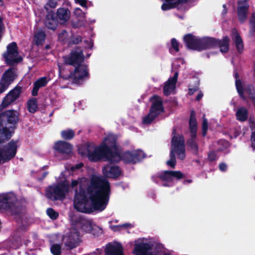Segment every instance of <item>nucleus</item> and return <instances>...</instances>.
<instances>
[{"label":"nucleus","instance_id":"f257e3e1","mask_svg":"<svg viewBox=\"0 0 255 255\" xmlns=\"http://www.w3.org/2000/svg\"><path fill=\"white\" fill-rule=\"evenodd\" d=\"M79 185V189L75 190L74 206L77 211L91 214L95 211L102 212L107 207L111 194L109 181L98 176H93L90 184L86 186L80 179L73 180L71 187Z\"/></svg>","mask_w":255,"mask_h":255},{"label":"nucleus","instance_id":"f03ea898","mask_svg":"<svg viewBox=\"0 0 255 255\" xmlns=\"http://www.w3.org/2000/svg\"><path fill=\"white\" fill-rule=\"evenodd\" d=\"M91 158L92 162H97L104 158L111 162L119 160L116 138L112 135L106 137L102 142L96 147L91 155Z\"/></svg>","mask_w":255,"mask_h":255},{"label":"nucleus","instance_id":"7ed1b4c3","mask_svg":"<svg viewBox=\"0 0 255 255\" xmlns=\"http://www.w3.org/2000/svg\"><path fill=\"white\" fill-rule=\"evenodd\" d=\"M18 120V113L15 110H6L0 114V144L10 139L11 132L9 128H15Z\"/></svg>","mask_w":255,"mask_h":255},{"label":"nucleus","instance_id":"20e7f679","mask_svg":"<svg viewBox=\"0 0 255 255\" xmlns=\"http://www.w3.org/2000/svg\"><path fill=\"white\" fill-rule=\"evenodd\" d=\"M0 209L9 211L11 215H21L25 207L17 201L14 195L6 193L0 195Z\"/></svg>","mask_w":255,"mask_h":255},{"label":"nucleus","instance_id":"39448f33","mask_svg":"<svg viewBox=\"0 0 255 255\" xmlns=\"http://www.w3.org/2000/svg\"><path fill=\"white\" fill-rule=\"evenodd\" d=\"M70 184L68 181L59 182L56 184L49 186L46 189L45 195L51 201H62L69 191Z\"/></svg>","mask_w":255,"mask_h":255},{"label":"nucleus","instance_id":"423d86ee","mask_svg":"<svg viewBox=\"0 0 255 255\" xmlns=\"http://www.w3.org/2000/svg\"><path fill=\"white\" fill-rule=\"evenodd\" d=\"M152 101L149 113L143 119V123L146 125L150 124L161 113L164 112L163 101L160 97L153 95L151 99Z\"/></svg>","mask_w":255,"mask_h":255},{"label":"nucleus","instance_id":"0eeeda50","mask_svg":"<svg viewBox=\"0 0 255 255\" xmlns=\"http://www.w3.org/2000/svg\"><path fill=\"white\" fill-rule=\"evenodd\" d=\"M18 140H11L0 147V163H5L13 158L17 152Z\"/></svg>","mask_w":255,"mask_h":255},{"label":"nucleus","instance_id":"6e6552de","mask_svg":"<svg viewBox=\"0 0 255 255\" xmlns=\"http://www.w3.org/2000/svg\"><path fill=\"white\" fill-rule=\"evenodd\" d=\"M118 154L120 159L114 162L117 163L122 160L126 163L135 164L144 157V153L140 150L126 151L121 154L118 150Z\"/></svg>","mask_w":255,"mask_h":255},{"label":"nucleus","instance_id":"1a4fd4ad","mask_svg":"<svg viewBox=\"0 0 255 255\" xmlns=\"http://www.w3.org/2000/svg\"><path fill=\"white\" fill-rule=\"evenodd\" d=\"M89 73L88 66L83 63L75 67L74 70L71 72L65 79H72L73 83L79 84L81 81L88 79Z\"/></svg>","mask_w":255,"mask_h":255},{"label":"nucleus","instance_id":"9d476101","mask_svg":"<svg viewBox=\"0 0 255 255\" xmlns=\"http://www.w3.org/2000/svg\"><path fill=\"white\" fill-rule=\"evenodd\" d=\"M79 49H72L68 54L63 56L64 63L74 67L83 63L85 57L82 50H77Z\"/></svg>","mask_w":255,"mask_h":255},{"label":"nucleus","instance_id":"9b49d317","mask_svg":"<svg viewBox=\"0 0 255 255\" xmlns=\"http://www.w3.org/2000/svg\"><path fill=\"white\" fill-rule=\"evenodd\" d=\"M240 98L247 103L250 100L255 107V89L252 84L244 86L240 80Z\"/></svg>","mask_w":255,"mask_h":255},{"label":"nucleus","instance_id":"f8f14e48","mask_svg":"<svg viewBox=\"0 0 255 255\" xmlns=\"http://www.w3.org/2000/svg\"><path fill=\"white\" fill-rule=\"evenodd\" d=\"M73 226L78 231L80 230L85 233H90L93 229L92 220L83 217H79L75 219Z\"/></svg>","mask_w":255,"mask_h":255},{"label":"nucleus","instance_id":"ddd939ff","mask_svg":"<svg viewBox=\"0 0 255 255\" xmlns=\"http://www.w3.org/2000/svg\"><path fill=\"white\" fill-rule=\"evenodd\" d=\"M22 93V87L15 86L3 98L0 105V109L5 108L19 98Z\"/></svg>","mask_w":255,"mask_h":255},{"label":"nucleus","instance_id":"4468645a","mask_svg":"<svg viewBox=\"0 0 255 255\" xmlns=\"http://www.w3.org/2000/svg\"><path fill=\"white\" fill-rule=\"evenodd\" d=\"M79 240L80 233L73 226L65 237V245L68 249H72L78 246Z\"/></svg>","mask_w":255,"mask_h":255},{"label":"nucleus","instance_id":"2eb2a0df","mask_svg":"<svg viewBox=\"0 0 255 255\" xmlns=\"http://www.w3.org/2000/svg\"><path fill=\"white\" fill-rule=\"evenodd\" d=\"M18 49H7L3 54L5 63L9 66L13 65L22 61V58L18 55Z\"/></svg>","mask_w":255,"mask_h":255},{"label":"nucleus","instance_id":"dca6fc26","mask_svg":"<svg viewBox=\"0 0 255 255\" xmlns=\"http://www.w3.org/2000/svg\"><path fill=\"white\" fill-rule=\"evenodd\" d=\"M102 173L104 177L117 179L122 173L120 167L118 165L107 164L102 167Z\"/></svg>","mask_w":255,"mask_h":255},{"label":"nucleus","instance_id":"f3484780","mask_svg":"<svg viewBox=\"0 0 255 255\" xmlns=\"http://www.w3.org/2000/svg\"><path fill=\"white\" fill-rule=\"evenodd\" d=\"M176 153L179 159L181 160L184 159L186 156L185 148H183V149L181 151L178 148L171 147L170 159L166 162V164L172 168H174L176 164Z\"/></svg>","mask_w":255,"mask_h":255},{"label":"nucleus","instance_id":"a211bd4d","mask_svg":"<svg viewBox=\"0 0 255 255\" xmlns=\"http://www.w3.org/2000/svg\"><path fill=\"white\" fill-rule=\"evenodd\" d=\"M185 177L180 171L165 170L160 174L158 177L163 181L171 182L174 178L180 180Z\"/></svg>","mask_w":255,"mask_h":255},{"label":"nucleus","instance_id":"6ab92c4d","mask_svg":"<svg viewBox=\"0 0 255 255\" xmlns=\"http://www.w3.org/2000/svg\"><path fill=\"white\" fill-rule=\"evenodd\" d=\"M172 136L171 147L178 148L181 151L183 148H185V139L183 135L177 133L176 128H174L172 131Z\"/></svg>","mask_w":255,"mask_h":255},{"label":"nucleus","instance_id":"aec40b11","mask_svg":"<svg viewBox=\"0 0 255 255\" xmlns=\"http://www.w3.org/2000/svg\"><path fill=\"white\" fill-rule=\"evenodd\" d=\"M105 255H125L124 248L121 244L116 242L114 244L109 243L105 250Z\"/></svg>","mask_w":255,"mask_h":255},{"label":"nucleus","instance_id":"412c9836","mask_svg":"<svg viewBox=\"0 0 255 255\" xmlns=\"http://www.w3.org/2000/svg\"><path fill=\"white\" fill-rule=\"evenodd\" d=\"M73 146L70 143L63 140H59L54 144V149L58 153L70 155L72 150Z\"/></svg>","mask_w":255,"mask_h":255},{"label":"nucleus","instance_id":"4be33fe9","mask_svg":"<svg viewBox=\"0 0 255 255\" xmlns=\"http://www.w3.org/2000/svg\"><path fill=\"white\" fill-rule=\"evenodd\" d=\"M152 250V245L147 243L135 244L133 253L135 255H149Z\"/></svg>","mask_w":255,"mask_h":255},{"label":"nucleus","instance_id":"5701e85b","mask_svg":"<svg viewBox=\"0 0 255 255\" xmlns=\"http://www.w3.org/2000/svg\"><path fill=\"white\" fill-rule=\"evenodd\" d=\"M178 76V72H175L172 77L169 78L165 82L163 86V93L165 96H169L172 91L175 88Z\"/></svg>","mask_w":255,"mask_h":255},{"label":"nucleus","instance_id":"b1692460","mask_svg":"<svg viewBox=\"0 0 255 255\" xmlns=\"http://www.w3.org/2000/svg\"><path fill=\"white\" fill-rule=\"evenodd\" d=\"M71 13L68 8H59L56 12L57 20L61 24L66 23L70 18Z\"/></svg>","mask_w":255,"mask_h":255},{"label":"nucleus","instance_id":"393cba45","mask_svg":"<svg viewBox=\"0 0 255 255\" xmlns=\"http://www.w3.org/2000/svg\"><path fill=\"white\" fill-rule=\"evenodd\" d=\"M48 82L46 77H42L33 83V87L31 91L32 96L35 97L38 95V92L40 88L46 86Z\"/></svg>","mask_w":255,"mask_h":255},{"label":"nucleus","instance_id":"a878e982","mask_svg":"<svg viewBox=\"0 0 255 255\" xmlns=\"http://www.w3.org/2000/svg\"><path fill=\"white\" fill-rule=\"evenodd\" d=\"M15 78L14 72L12 68H10L4 72L1 80L10 85L14 81Z\"/></svg>","mask_w":255,"mask_h":255},{"label":"nucleus","instance_id":"bb28decb","mask_svg":"<svg viewBox=\"0 0 255 255\" xmlns=\"http://www.w3.org/2000/svg\"><path fill=\"white\" fill-rule=\"evenodd\" d=\"M249 7V4L246 0H245L243 2H240V22H243L247 20Z\"/></svg>","mask_w":255,"mask_h":255},{"label":"nucleus","instance_id":"cd10ccee","mask_svg":"<svg viewBox=\"0 0 255 255\" xmlns=\"http://www.w3.org/2000/svg\"><path fill=\"white\" fill-rule=\"evenodd\" d=\"M46 37L45 33L42 31H38L34 35L33 42L36 46H40L44 42Z\"/></svg>","mask_w":255,"mask_h":255},{"label":"nucleus","instance_id":"c85d7f7f","mask_svg":"<svg viewBox=\"0 0 255 255\" xmlns=\"http://www.w3.org/2000/svg\"><path fill=\"white\" fill-rule=\"evenodd\" d=\"M27 109L28 111L32 114L35 113L38 110V103L37 99L32 98L27 102Z\"/></svg>","mask_w":255,"mask_h":255},{"label":"nucleus","instance_id":"c756f323","mask_svg":"<svg viewBox=\"0 0 255 255\" xmlns=\"http://www.w3.org/2000/svg\"><path fill=\"white\" fill-rule=\"evenodd\" d=\"M96 147L94 144L91 143H86L83 146L84 151L81 153L82 154H87L88 159L91 161V155L95 151Z\"/></svg>","mask_w":255,"mask_h":255},{"label":"nucleus","instance_id":"7c9ffc66","mask_svg":"<svg viewBox=\"0 0 255 255\" xmlns=\"http://www.w3.org/2000/svg\"><path fill=\"white\" fill-rule=\"evenodd\" d=\"M184 40L188 46H194L200 43V39H198L191 34H188L184 36Z\"/></svg>","mask_w":255,"mask_h":255},{"label":"nucleus","instance_id":"2f4dec72","mask_svg":"<svg viewBox=\"0 0 255 255\" xmlns=\"http://www.w3.org/2000/svg\"><path fill=\"white\" fill-rule=\"evenodd\" d=\"M57 25V21L53 18V16L52 15H48L45 20L46 26L49 29L55 30Z\"/></svg>","mask_w":255,"mask_h":255},{"label":"nucleus","instance_id":"473e14b6","mask_svg":"<svg viewBox=\"0 0 255 255\" xmlns=\"http://www.w3.org/2000/svg\"><path fill=\"white\" fill-rule=\"evenodd\" d=\"M166 3L162 4L161 8L166 10L172 8L179 3L182 0H165Z\"/></svg>","mask_w":255,"mask_h":255},{"label":"nucleus","instance_id":"72a5a7b5","mask_svg":"<svg viewBox=\"0 0 255 255\" xmlns=\"http://www.w3.org/2000/svg\"><path fill=\"white\" fill-rule=\"evenodd\" d=\"M61 136L65 140H71L75 136V131L72 129H67L61 131Z\"/></svg>","mask_w":255,"mask_h":255},{"label":"nucleus","instance_id":"f704fd0d","mask_svg":"<svg viewBox=\"0 0 255 255\" xmlns=\"http://www.w3.org/2000/svg\"><path fill=\"white\" fill-rule=\"evenodd\" d=\"M186 144L188 146L195 155L198 153L199 146L196 140L191 139H188L186 141Z\"/></svg>","mask_w":255,"mask_h":255},{"label":"nucleus","instance_id":"c9c22d12","mask_svg":"<svg viewBox=\"0 0 255 255\" xmlns=\"http://www.w3.org/2000/svg\"><path fill=\"white\" fill-rule=\"evenodd\" d=\"M189 124L190 130L197 129V123L194 111L191 112Z\"/></svg>","mask_w":255,"mask_h":255},{"label":"nucleus","instance_id":"e433bc0d","mask_svg":"<svg viewBox=\"0 0 255 255\" xmlns=\"http://www.w3.org/2000/svg\"><path fill=\"white\" fill-rule=\"evenodd\" d=\"M217 39L212 37H206L200 39V43H203L208 46H215Z\"/></svg>","mask_w":255,"mask_h":255},{"label":"nucleus","instance_id":"4c0bfd02","mask_svg":"<svg viewBox=\"0 0 255 255\" xmlns=\"http://www.w3.org/2000/svg\"><path fill=\"white\" fill-rule=\"evenodd\" d=\"M46 214L53 220L57 219L59 217V213L51 208L47 209Z\"/></svg>","mask_w":255,"mask_h":255},{"label":"nucleus","instance_id":"58836bf2","mask_svg":"<svg viewBox=\"0 0 255 255\" xmlns=\"http://www.w3.org/2000/svg\"><path fill=\"white\" fill-rule=\"evenodd\" d=\"M50 251L53 255H61V248L59 244H53L50 248Z\"/></svg>","mask_w":255,"mask_h":255},{"label":"nucleus","instance_id":"ea45409f","mask_svg":"<svg viewBox=\"0 0 255 255\" xmlns=\"http://www.w3.org/2000/svg\"><path fill=\"white\" fill-rule=\"evenodd\" d=\"M216 47H228L229 45V39L226 37L223 39L219 40L217 39L216 44H215Z\"/></svg>","mask_w":255,"mask_h":255},{"label":"nucleus","instance_id":"a19ab883","mask_svg":"<svg viewBox=\"0 0 255 255\" xmlns=\"http://www.w3.org/2000/svg\"><path fill=\"white\" fill-rule=\"evenodd\" d=\"M248 115L247 109L244 107H240V121H246L248 119Z\"/></svg>","mask_w":255,"mask_h":255},{"label":"nucleus","instance_id":"79ce46f5","mask_svg":"<svg viewBox=\"0 0 255 255\" xmlns=\"http://www.w3.org/2000/svg\"><path fill=\"white\" fill-rule=\"evenodd\" d=\"M234 76L236 79L235 85L237 92L239 94V74L237 69H235L234 71Z\"/></svg>","mask_w":255,"mask_h":255},{"label":"nucleus","instance_id":"37998d69","mask_svg":"<svg viewBox=\"0 0 255 255\" xmlns=\"http://www.w3.org/2000/svg\"><path fill=\"white\" fill-rule=\"evenodd\" d=\"M9 84L4 82L0 79V94L3 93L8 87Z\"/></svg>","mask_w":255,"mask_h":255},{"label":"nucleus","instance_id":"c03bdc74","mask_svg":"<svg viewBox=\"0 0 255 255\" xmlns=\"http://www.w3.org/2000/svg\"><path fill=\"white\" fill-rule=\"evenodd\" d=\"M68 37V34L66 31L63 30L58 35V39L61 41L66 40Z\"/></svg>","mask_w":255,"mask_h":255},{"label":"nucleus","instance_id":"a18cd8bd","mask_svg":"<svg viewBox=\"0 0 255 255\" xmlns=\"http://www.w3.org/2000/svg\"><path fill=\"white\" fill-rule=\"evenodd\" d=\"M217 158V154L214 151H211L208 153V158L210 161L213 162L215 161Z\"/></svg>","mask_w":255,"mask_h":255},{"label":"nucleus","instance_id":"49530a36","mask_svg":"<svg viewBox=\"0 0 255 255\" xmlns=\"http://www.w3.org/2000/svg\"><path fill=\"white\" fill-rule=\"evenodd\" d=\"M218 143L224 146L223 148H219L217 150L218 151L224 150V149H226L229 146V142L227 140H220L218 142Z\"/></svg>","mask_w":255,"mask_h":255},{"label":"nucleus","instance_id":"de8ad7c7","mask_svg":"<svg viewBox=\"0 0 255 255\" xmlns=\"http://www.w3.org/2000/svg\"><path fill=\"white\" fill-rule=\"evenodd\" d=\"M250 21L252 28L255 30V12L253 13Z\"/></svg>","mask_w":255,"mask_h":255},{"label":"nucleus","instance_id":"09e8293b","mask_svg":"<svg viewBox=\"0 0 255 255\" xmlns=\"http://www.w3.org/2000/svg\"><path fill=\"white\" fill-rule=\"evenodd\" d=\"M48 5L51 8H55L57 5V0H49Z\"/></svg>","mask_w":255,"mask_h":255},{"label":"nucleus","instance_id":"8fccbe9b","mask_svg":"<svg viewBox=\"0 0 255 255\" xmlns=\"http://www.w3.org/2000/svg\"><path fill=\"white\" fill-rule=\"evenodd\" d=\"M197 129H191L190 130L191 135L189 139H193V140H196V136H197Z\"/></svg>","mask_w":255,"mask_h":255},{"label":"nucleus","instance_id":"3c124183","mask_svg":"<svg viewBox=\"0 0 255 255\" xmlns=\"http://www.w3.org/2000/svg\"><path fill=\"white\" fill-rule=\"evenodd\" d=\"M219 169L222 172H225L227 169V166L224 162L221 163L219 165Z\"/></svg>","mask_w":255,"mask_h":255},{"label":"nucleus","instance_id":"603ef678","mask_svg":"<svg viewBox=\"0 0 255 255\" xmlns=\"http://www.w3.org/2000/svg\"><path fill=\"white\" fill-rule=\"evenodd\" d=\"M251 146L255 150V135L252 132L251 136Z\"/></svg>","mask_w":255,"mask_h":255},{"label":"nucleus","instance_id":"864d4df0","mask_svg":"<svg viewBox=\"0 0 255 255\" xmlns=\"http://www.w3.org/2000/svg\"><path fill=\"white\" fill-rule=\"evenodd\" d=\"M198 89V86H195L193 88H189L188 89V94L189 95H192L195 92L197 91Z\"/></svg>","mask_w":255,"mask_h":255},{"label":"nucleus","instance_id":"5fc2aeb1","mask_svg":"<svg viewBox=\"0 0 255 255\" xmlns=\"http://www.w3.org/2000/svg\"><path fill=\"white\" fill-rule=\"evenodd\" d=\"M76 3H79L83 7L87 6V1L86 0H75Z\"/></svg>","mask_w":255,"mask_h":255},{"label":"nucleus","instance_id":"6e6d98bb","mask_svg":"<svg viewBox=\"0 0 255 255\" xmlns=\"http://www.w3.org/2000/svg\"><path fill=\"white\" fill-rule=\"evenodd\" d=\"M101 253H102V249L97 248L96 250V251H94V252H93L88 255H99L101 254Z\"/></svg>","mask_w":255,"mask_h":255},{"label":"nucleus","instance_id":"4d7b16f0","mask_svg":"<svg viewBox=\"0 0 255 255\" xmlns=\"http://www.w3.org/2000/svg\"><path fill=\"white\" fill-rule=\"evenodd\" d=\"M202 129H208V122L206 119H204L203 121Z\"/></svg>","mask_w":255,"mask_h":255},{"label":"nucleus","instance_id":"13d9d810","mask_svg":"<svg viewBox=\"0 0 255 255\" xmlns=\"http://www.w3.org/2000/svg\"><path fill=\"white\" fill-rule=\"evenodd\" d=\"M171 43L173 48H177L178 47V43L175 39L171 40Z\"/></svg>","mask_w":255,"mask_h":255},{"label":"nucleus","instance_id":"bf43d9fd","mask_svg":"<svg viewBox=\"0 0 255 255\" xmlns=\"http://www.w3.org/2000/svg\"><path fill=\"white\" fill-rule=\"evenodd\" d=\"M169 52L173 55H176L179 52L180 49H169Z\"/></svg>","mask_w":255,"mask_h":255},{"label":"nucleus","instance_id":"052dcab7","mask_svg":"<svg viewBox=\"0 0 255 255\" xmlns=\"http://www.w3.org/2000/svg\"><path fill=\"white\" fill-rule=\"evenodd\" d=\"M74 13L76 15L78 16H81V15L82 14V10L79 8H75Z\"/></svg>","mask_w":255,"mask_h":255},{"label":"nucleus","instance_id":"680f3d73","mask_svg":"<svg viewBox=\"0 0 255 255\" xmlns=\"http://www.w3.org/2000/svg\"><path fill=\"white\" fill-rule=\"evenodd\" d=\"M203 96V94L202 92L201 91H200L198 93V94L196 98V101H200L202 98Z\"/></svg>","mask_w":255,"mask_h":255},{"label":"nucleus","instance_id":"e2e57ef3","mask_svg":"<svg viewBox=\"0 0 255 255\" xmlns=\"http://www.w3.org/2000/svg\"><path fill=\"white\" fill-rule=\"evenodd\" d=\"M3 29V24L2 23V19L0 17V34H2V31Z\"/></svg>","mask_w":255,"mask_h":255},{"label":"nucleus","instance_id":"0e129e2a","mask_svg":"<svg viewBox=\"0 0 255 255\" xmlns=\"http://www.w3.org/2000/svg\"><path fill=\"white\" fill-rule=\"evenodd\" d=\"M17 44L14 42H12L8 45L7 48H17Z\"/></svg>","mask_w":255,"mask_h":255},{"label":"nucleus","instance_id":"69168bd1","mask_svg":"<svg viewBox=\"0 0 255 255\" xmlns=\"http://www.w3.org/2000/svg\"><path fill=\"white\" fill-rule=\"evenodd\" d=\"M236 119L238 121H239V107L236 108Z\"/></svg>","mask_w":255,"mask_h":255},{"label":"nucleus","instance_id":"338daca9","mask_svg":"<svg viewBox=\"0 0 255 255\" xmlns=\"http://www.w3.org/2000/svg\"><path fill=\"white\" fill-rule=\"evenodd\" d=\"M192 180L191 179H186L183 181V184H186L187 183H192Z\"/></svg>","mask_w":255,"mask_h":255},{"label":"nucleus","instance_id":"774afa93","mask_svg":"<svg viewBox=\"0 0 255 255\" xmlns=\"http://www.w3.org/2000/svg\"><path fill=\"white\" fill-rule=\"evenodd\" d=\"M121 226L124 227L126 228H128L130 227V224H128V223H126V224H123Z\"/></svg>","mask_w":255,"mask_h":255}]
</instances>
